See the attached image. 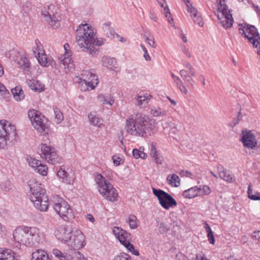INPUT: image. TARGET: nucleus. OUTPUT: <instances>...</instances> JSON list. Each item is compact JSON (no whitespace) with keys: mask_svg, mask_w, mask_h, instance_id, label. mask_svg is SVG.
Instances as JSON below:
<instances>
[{"mask_svg":"<svg viewBox=\"0 0 260 260\" xmlns=\"http://www.w3.org/2000/svg\"><path fill=\"white\" fill-rule=\"evenodd\" d=\"M76 39L80 49L91 55H97L99 47L105 43V40L98 38L95 29L87 23L81 24L77 27Z\"/></svg>","mask_w":260,"mask_h":260,"instance_id":"1","label":"nucleus"},{"mask_svg":"<svg viewBox=\"0 0 260 260\" xmlns=\"http://www.w3.org/2000/svg\"><path fill=\"white\" fill-rule=\"evenodd\" d=\"M44 238V233L39 228L20 225L13 231L10 244L13 247L20 249L24 246H37L43 242Z\"/></svg>","mask_w":260,"mask_h":260,"instance_id":"2","label":"nucleus"},{"mask_svg":"<svg viewBox=\"0 0 260 260\" xmlns=\"http://www.w3.org/2000/svg\"><path fill=\"white\" fill-rule=\"evenodd\" d=\"M156 123L153 119L140 114L132 115L125 121L124 129L133 137H144L156 130Z\"/></svg>","mask_w":260,"mask_h":260,"instance_id":"3","label":"nucleus"},{"mask_svg":"<svg viewBox=\"0 0 260 260\" xmlns=\"http://www.w3.org/2000/svg\"><path fill=\"white\" fill-rule=\"evenodd\" d=\"M30 201L35 207L40 211L46 212L49 207V199L41 183L36 178L32 177L28 181Z\"/></svg>","mask_w":260,"mask_h":260,"instance_id":"4","label":"nucleus"},{"mask_svg":"<svg viewBox=\"0 0 260 260\" xmlns=\"http://www.w3.org/2000/svg\"><path fill=\"white\" fill-rule=\"evenodd\" d=\"M28 116L33 127L40 135L46 136L50 133L49 122L40 112L34 109L29 110Z\"/></svg>","mask_w":260,"mask_h":260,"instance_id":"5","label":"nucleus"},{"mask_svg":"<svg viewBox=\"0 0 260 260\" xmlns=\"http://www.w3.org/2000/svg\"><path fill=\"white\" fill-rule=\"evenodd\" d=\"M96 188L102 197L108 201L114 202L118 196L117 190L101 174H98L95 178Z\"/></svg>","mask_w":260,"mask_h":260,"instance_id":"6","label":"nucleus"},{"mask_svg":"<svg viewBox=\"0 0 260 260\" xmlns=\"http://www.w3.org/2000/svg\"><path fill=\"white\" fill-rule=\"evenodd\" d=\"M17 135L14 125L5 120L0 121V149H4L8 142L15 140Z\"/></svg>","mask_w":260,"mask_h":260,"instance_id":"7","label":"nucleus"},{"mask_svg":"<svg viewBox=\"0 0 260 260\" xmlns=\"http://www.w3.org/2000/svg\"><path fill=\"white\" fill-rule=\"evenodd\" d=\"M81 76L79 86L83 91L93 90L99 84L98 75L90 71H83Z\"/></svg>","mask_w":260,"mask_h":260,"instance_id":"8","label":"nucleus"},{"mask_svg":"<svg viewBox=\"0 0 260 260\" xmlns=\"http://www.w3.org/2000/svg\"><path fill=\"white\" fill-rule=\"evenodd\" d=\"M53 208L59 216L65 221H70L74 215L70 205L63 199L59 198L54 203Z\"/></svg>","mask_w":260,"mask_h":260,"instance_id":"9","label":"nucleus"},{"mask_svg":"<svg viewBox=\"0 0 260 260\" xmlns=\"http://www.w3.org/2000/svg\"><path fill=\"white\" fill-rule=\"evenodd\" d=\"M112 233L119 241L132 253L135 255H139V252L135 249L134 246L130 243V234L121 228L114 226Z\"/></svg>","mask_w":260,"mask_h":260,"instance_id":"10","label":"nucleus"},{"mask_svg":"<svg viewBox=\"0 0 260 260\" xmlns=\"http://www.w3.org/2000/svg\"><path fill=\"white\" fill-rule=\"evenodd\" d=\"M153 194L157 197L159 204L166 210L177 206V202L169 193L160 189L152 188Z\"/></svg>","mask_w":260,"mask_h":260,"instance_id":"11","label":"nucleus"},{"mask_svg":"<svg viewBox=\"0 0 260 260\" xmlns=\"http://www.w3.org/2000/svg\"><path fill=\"white\" fill-rule=\"evenodd\" d=\"M215 14L224 28H228L233 25L234 20L232 15L224 3L219 5Z\"/></svg>","mask_w":260,"mask_h":260,"instance_id":"12","label":"nucleus"},{"mask_svg":"<svg viewBox=\"0 0 260 260\" xmlns=\"http://www.w3.org/2000/svg\"><path fill=\"white\" fill-rule=\"evenodd\" d=\"M32 51L41 66L48 67L53 62V58L51 56H48L45 53L42 45L38 41H35V45L32 48Z\"/></svg>","mask_w":260,"mask_h":260,"instance_id":"13","label":"nucleus"},{"mask_svg":"<svg viewBox=\"0 0 260 260\" xmlns=\"http://www.w3.org/2000/svg\"><path fill=\"white\" fill-rule=\"evenodd\" d=\"M74 230L67 245L73 249H80L86 245L85 236L79 229L74 227Z\"/></svg>","mask_w":260,"mask_h":260,"instance_id":"14","label":"nucleus"},{"mask_svg":"<svg viewBox=\"0 0 260 260\" xmlns=\"http://www.w3.org/2000/svg\"><path fill=\"white\" fill-rule=\"evenodd\" d=\"M41 156L46 161L52 165H56L60 162V157L56 152V149L47 144H42L40 145Z\"/></svg>","mask_w":260,"mask_h":260,"instance_id":"15","label":"nucleus"},{"mask_svg":"<svg viewBox=\"0 0 260 260\" xmlns=\"http://www.w3.org/2000/svg\"><path fill=\"white\" fill-rule=\"evenodd\" d=\"M74 227L69 225H60L54 231V235L56 239L62 244L67 245L74 230Z\"/></svg>","mask_w":260,"mask_h":260,"instance_id":"16","label":"nucleus"},{"mask_svg":"<svg viewBox=\"0 0 260 260\" xmlns=\"http://www.w3.org/2000/svg\"><path fill=\"white\" fill-rule=\"evenodd\" d=\"M240 141L244 147L250 149H254L257 144L255 133L247 129L242 131Z\"/></svg>","mask_w":260,"mask_h":260,"instance_id":"17","label":"nucleus"},{"mask_svg":"<svg viewBox=\"0 0 260 260\" xmlns=\"http://www.w3.org/2000/svg\"><path fill=\"white\" fill-rule=\"evenodd\" d=\"M184 1L187 8V12L189 13L190 17L194 23L200 27H203L204 21L200 13L198 12L196 8L193 7L189 0H184Z\"/></svg>","mask_w":260,"mask_h":260,"instance_id":"18","label":"nucleus"},{"mask_svg":"<svg viewBox=\"0 0 260 260\" xmlns=\"http://www.w3.org/2000/svg\"><path fill=\"white\" fill-rule=\"evenodd\" d=\"M57 176L67 184H73L75 180V175L70 168H60L57 173Z\"/></svg>","mask_w":260,"mask_h":260,"instance_id":"19","label":"nucleus"},{"mask_svg":"<svg viewBox=\"0 0 260 260\" xmlns=\"http://www.w3.org/2000/svg\"><path fill=\"white\" fill-rule=\"evenodd\" d=\"M63 47L65 53L59 57V59L62 64L64 68L68 69V71L70 72L74 68V64L71 58V52L70 50V46L68 44H65Z\"/></svg>","mask_w":260,"mask_h":260,"instance_id":"20","label":"nucleus"},{"mask_svg":"<svg viewBox=\"0 0 260 260\" xmlns=\"http://www.w3.org/2000/svg\"><path fill=\"white\" fill-rule=\"evenodd\" d=\"M102 65L108 70L118 72V67L116 59L114 58L108 56H103L101 60Z\"/></svg>","mask_w":260,"mask_h":260,"instance_id":"21","label":"nucleus"},{"mask_svg":"<svg viewBox=\"0 0 260 260\" xmlns=\"http://www.w3.org/2000/svg\"><path fill=\"white\" fill-rule=\"evenodd\" d=\"M18 67L25 73L29 72L30 69V62L25 54L18 56L16 60Z\"/></svg>","mask_w":260,"mask_h":260,"instance_id":"22","label":"nucleus"},{"mask_svg":"<svg viewBox=\"0 0 260 260\" xmlns=\"http://www.w3.org/2000/svg\"><path fill=\"white\" fill-rule=\"evenodd\" d=\"M217 170L219 176L221 179L229 183L234 182L235 181L234 176L231 174L230 172L222 166H218Z\"/></svg>","mask_w":260,"mask_h":260,"instance_id":"23","label":"nucleus"},{"mask_svg":"<svg viewBox=\"0 0 260 260\" xmlns=\"http://www.w3.org/2000/svg\"><path fill=\"white\" fill-rule=\"evenodd\" d=\"M256 28L253 26L247 23H242L239 24V31L241 35L245 38L246 36L252 34L253 35L255 33Z\"/></svg>","mask_w":260,"mask_h":260,"instance_id":"24","label":"nucleus"},{"mask_svg":"<svg viewBox=\"0 0 260 260\" xmlns=\"http://www.w3.org/2000/svg\"><path fill=\"white\" fill-rule=\"evenodd\" d=\"M18 256L12 250L0 248V260H18Z\"/></svg>","mask_w":260,"mask_h":260,"instance_id":"25","label":"nucleus"},{"mask_svg":"<svg viewBox=\"0 0 260 260\" xmlns=\"http://www.w3.org/2000/svg\"><path fill=\"white\" fill-rule=\"evenodd\" d=\"M29 87L36 92H42L45 90V85L41 81L32 79L27 81Z\"/></svg>","mask_w":260,"mask_h":260,"instance_id":"26","label":"nucleus"},{"mask_svg":"<svg viewBox=\"0 0 260 260\" xmlns=\"http://www.w3.org/2000/svg\"><path fill=\"white\" fill-rule=\"evenodd\" d=\"M150 155L153 158L155 162L157 164H161L162 162V157L157 150L156 145L152 143L150 146Z\"/></svg>","mask_w":260,"mask_h":260,"instance_id":"27","label":"nucleus"},{"mask_svg":"<svg viewBox=\"0 0 260 260\" xmlns=\"http://www.w3.org/2000/svg\"><path fill=\"white\" fill-rule=\"evenodd\" d=\"M31 260H52L47 252L42 249H37L32 253Z\"/></svg>","mask_w":260,"mask_h":260,"instance_id":"28","label":"nucleus"},{"mask_svg":"<svg viewBox=\"0 0 260 260\" xmlns=\"http://www.w3.org/2000/svg\"><path fill=\"white\" fill-rule=\"evenodd\" d=\"M11 93L14 99L17 102L23 100L25 98V94L21 86H16L11 89Z\"/></svg>","mask_w":260,"mask_h":260,"instance_id":"29","label":"nucleus"},{"mask_svg":"<svg viewBox=\"0 0 260 260\" xmlns=\"http://www.w3.org/2000/svg\"><path fill=\"white\" fill-rule=\"evenodd\" d=\"M88 118L90 123L94 126L101 127L103 123V119L98 117L94 113H90L88 115Z\"/></svg>","mask_w":260,"mask_h":260,"instance_id":"30","label":"nucleus"},{"mask_svg":"<svg viewBox=\"0 0 260 260\" xmlns=\"http://www.w3.org/2000/svg\"><path fill=\"white\" fill-rule=\"evenodd\" d=\"M244 39H247L248 42L251 43L254 47L257 48L259 44L260 37L256 28L255 33L253 35L252 34H250L248 36H246Z\"/></svg>","mask_w":260,"mask_h":260,"instance_id":"31","label":"nucleus"},{"mask_svg":"<svg viewBox=\"0 0 260 260\" xmlns=\"http://www.w3.org/2000/svg\"><path fill=\"white\" fill-rule=\"evenodd\" d=\"M182 195L184 198L186 199H192L199 196L198 187L194 186L184 190L183 192Z\"/></svg>","mask_w":260,"mask_h":260,"instance_id":"32","label":"nucleus"},{"mask_svg":"<svg viewBox=\"0 0 260 260\" xmlns=\"http://www.w3.org/2000/svg\"><path fill=\"white\" fill-rule=\"evenodd\" d=\"M247 194L248 197L250 200L253 201H260V192L255 190L252 188V184L251 182L248 183Z\"/></svg>","mask_w":260,"mask_h":260,"instance_id":"33","label":"nucleus"},{"mask_svg":"<svg viewBox=\"0 0 260 260\" xmlns=\"http://www.w3.org/2000/svg\"><path fill=\"white\" fill-rule=\"evenodd\" d=\"M99 100L104 105L112 106L114 102L113 98L110 94H100L98 96Z\"/></svg>","mask_w":260,"mask_h":260,"instance_id":"34","label":"nucleus"},{"mask_svg":"<svg viewBox=\"0 0 260 260\" xmlns=\"http://www.w3.org/2000/svg\"><path fill=\"white\" fill-rule=\"evenodd\" d=\"M126 222L131 229L134 230L139 226L140 221L136 216L130 215L126 219Z\"/></svg>","mask_w":260,"mask_h":260,"instance_id":"35","label":"nucleus"},{"mask_svg":"<svg viewBox=\"0 0 260 260\" xmlns=\"http://www.w3.org/2000/svg\"><path fill=\"white\" fill-rule=\"evenodd\" d=\"M167 179L169 184L172 186L178 187L180 184V179L176 174L169 175Z\"/></svg>","mask_w":260,"mask_h":260,"instance_id":"36","label":"nucleus"},{"mask_svg":"<svg viewBox=\"0 0 260 260\" xmlns=\"http://www.w3.org/2000/svg\"><path fill=\"white\" fill-rule=\"evenodd\" d=\"M151 98V95L147 93L139 95L136 98V103L138 105L146 104L148 103Z\"/></svg>","mask_w":260,"mask_h":260,"instance_id":"37","label":"nucleus"},{"mask_svg":"<svg viewBox=\"0 0 260 260\" xmlns=\"http://www.w3.org/2000/svg\"><path fill=\"white\" fill-rule=\"evenodd\" d=\"M173 81L175 85L183 94L186 95L187 94L188 90L182 81L179 77L176 78V79L174 80Z\"/></svg>","mask_w":260,"mask_h":260,"instance_id":"38","label":"nucleus"},{"mask_svg":"<svg viewBox=\"0 0 260 260\" xmlns=\"http://www.w3.org/2000/svg\"><path fill=\"white\" fill-rule=\"evenodd\" d=\"M150 113L154 117H164L167 115V112L165 110L157 107L152 108Z\"/></svg>","mask_w":260,"mask_h":260,"instance_id":"39","label":"nucleus"},{"mask_svg":"<svg viewBox=\"0 0 260 260\" xmlns=\"http://www.w3.org/2000/svg\"><path fill=\"white\" fill-rule=\"evenodd\" d=\"M144 148L143 146L140 147L139 149H134L133 150V155L136 159L141 158L145 159L147 157V154L144 152Z\"/></svg>","mask_w":260,"mask_h":260,"instance_id":"40","label":"nucleus"},{"mask_svg":"<svg viewBox=\"0 0 260 260\" xmlns=\"http://www.w3.org/2000/svg\"><path fill=\"white\" fill-rule=\"evenodd\" d=\"M170 229V226L168 222L163 221L158 224V231L161 234L167 233Z\"/></svg>","mask_w":260,"mask_h":260,"instance_id":"41","label":"nucleus"},{"mask_svg":"<svg viewBox=\"0 0 260 260\" xmlns=\"http://www.w3.org/2000/svg\"><path fill=\"white\" fill-rule=\"evenodd\" d=\"M35 171L40 175L46 176L47 175L48 169V167L42 162L40 164Z\"/></svg>","mask_w":260,"mask_h":260,"instance_id":"42","label":"nucleus"},{"mask_svg":"<svg viewBox=\"0 0 260 260\" xmlns=\"http://www.w3.org/2000/svg\"><path fill=\"white\" fill-rule=\"evenodd\" d=\"M52 252L56 257L58 258L60 260H71L69 259V256L66 253H62L58 249H54Z\"/></svg>","mask_w":260,"mask_h":260,"instance_id":"43","label":"nucleus"},{"mask_svg":"<svg viewBox=\"0 0 260 260\" xmlns=\"http://www.w3.org/2000/svg\"><path fill=\"white\" fill-rule=\"evenodd\" d=\"M112 159L114 165L116 167L122 164L124 160L123 156L120 154L114 155L112 157Z\"/></svg>","mask_w":260,"mask_h":260,"instance_id":"44","label":"nucleus"},{"mask_svg":"<svg viewBox=\"0 0 260 260\" xmlns=\"http://www.w3.org/2000/svg\"><path fill=\"white\" fill-rule=\"evenodd\" d=\"M54 113L55 115V122L57 124L60 123L63 120L62 113L56 108H54Z\"/></svg>","mask_w":260,"mask_h":260,"instance_id":"45","label":"nucleus"},{"mask_svg":"<svg viewBox=\"0 0 260 260\" xmlns=\"http://www.w3.org/2000/svg\"><path fill=\"white\" fill-rule=\"evenodd\" d=\"M27 162L30 167L34 169V170L41 164V161L35 158L29 157L27 158Z\"/></svg>","mask_w":260,"mask_h":260,"instance_id":"46","label":"nucleus"},{"mask_svg":"<svg viewBox=\"0 0 260 260\" xmlns=\"http://www.w3.org/2000/svg\"><path fill=\"white\" fill-rule=\"evenodd\" d=\"M199 196L208 195L211 193V190L207 185H202L198 187Z\"/></svg>","mask_w":260,"mask_h":260,"instance_id":"47","label":"nucleus"},{"mask_svg":"<svg viewBox=\"0 0 260 260\" xmlns=\"http://www.w3.org/2000/svg\"><path fill=\"white\" fill-rule=\"evenodd\" d=\"M53 6L52 5L49 6L47 8H44V10L42 11V14L44 17L45 21L50 20L51 17L52 16L51 14L48 10H50Z\"/></svg>","mask_w":260,"mask_h":260,"instance_id":"48","label":"nucleus"},{"mask_svg":"<svg viewBox=\"0 0 260 260\" xmlns=\"http://www.w3.org/2000/svg\"><path fill=\"white\" fill-rule=\"evenodd\" d=\"M163 13L165 15V17L168 19V22L170 24H172L173 23V19L171 17V14L168 6L165 7L163 10Z\"/></svg>","mask_w":260,"mask_h":260,"instance_id":"49","label":"nucleus"},{"mask_svg":"<svg viewBox=\"0 0 260 260\" xmlns=\"http://www.w3.org/2000/svg\"><path fill=\"white\" fill-rule=\"evenodd\" d=\"M145 41L149 44L151 47L153 48H155L156 47V45L155 42L154 41V39L153 37H145Z\"/></svg>","mask_w":260,"mask_h":260,"instance_id":"50","label":"nucleus"},{"mask_svg":"<svg viewBox=\"0 0 260 260\" xmlns=\"http://www.w3.org/2000/svg\"><path fill=\"white\" fill-rule=\"evenodd\" d=\"M113 260H132L131 257L126 253H121L116 256Z\"/></svg>","mask_w":260,"mask_h":260,"instance_id":"51","label":"nucleus"},{"mask_svg":"<svg viewBox=\"0 0 260 260\" xmlns=\"http://www.w3.org/2000/svg\"><path fill=\"white\" fill-rule=\"evenodd\" d=\"M140 46L141 48H142L143 51L144 52L143 57L144 58L145 60H146L147 61H150L151 59V58L150 56V55H149L146 48L145 47V46L143 44H141Z\"/></svg>","mask_w":260,"mask_h":260,"instance_id":"52","label":"nucleus"},{"mask_svg":"<svg viewBox=\"0 0 260 260\" xmlns=\"http://www.w3.org/2000/svg\"><path fill=\"white\" fill-rule=\"evenodd\" d=\"M49 24L54 28H57L59 26V23L58 20H56L52 16L51 17L50 20L46 21Z\"/></svg>","mask_w":260,"mask_h":260,"instance_id":"53","label":"nucleus"},{"mask_svg":"<svg viewBox=\"0 0 260 260\" xmlns=\"http://www.w3.org/2000/svg\"><path fill=\"white\" fill-rule=\"evenodd\" d=\"M11 186V182L9 181H5L2 182L1 184V188L2 189L7 191L10 189Z\"/></svg>","mask_w":260,"mask_h":260,"instance_id":"54","label":"nucleus"},{"mask_svg":"<svg viewBox=\"0 0 260 260\" xmlns=\"http://www.w3.org/2000/svg\"><path fill=\"white\" fill-rule=\"evenodd\" d=\"M102 28H103V29L104 30V31L107 35H108L109 32H110V33L111 32V23L110 22H108L104 23L103 24Z\"/></svg>","mask_w":260,"mask_h":260,"instance_id":"55","label":"nucleus"},{"mask_svg":"<svg viewBox=\"0 0 260 260\" xmlns=\"http://www.w3.org/2000/svg\"><path fill=\"white\" fill-rule=\"evenodd\" d=\"M207 233V237L210 243L213 244L215 242V239L213 236V232L211 230H209V231Z\"/></svg>","mask_w":260,"mask_h":260,"instance_id":"56","label":"nucleus"},{"mask_svg":"<svg viewBox=\"0 0 260 260\" xmlns=\"http://www.w3.org/2000/svg\"><path fill=\"white\" fill-rule=\"evenodd\" d=\"M182 51L184 54L188 58H190L192 56V54L188 48L185 46L182 47Z\"/></svg>","mask_w":260,"mask_h":260,"instance_id":"57","label":"nucleus"},{"mask_svg":"<svg viewBox=\"0 0 260 260\" xmlns=\"http://www.w3.org/2000/svg\"><path fill=\"white\" fill-rule=\"evenodd\" d=\"M170 126H171V129H170L171 132L173 134H175L179 131V129L178 128L177 125L175 123H172L171 125H170Z\"/></svg>","mask_w":260,"mask_h":260,"instance_id":"58","label":"nucleus"},{"mask_svg":"<svg viewBox=\"0 0 260 260\" xmlns=\"http://www.w3.org/2000/svg\"><path fill=\"white\" fill-rule=\"evenodd\" d=\"M252 237L254 240H257L260 243V231L253 232L252 235Z\"/></svg>","mask_w":260,"mask_h":260,"instance_id":"59","label":"nucleus"},{"mask_svg":"<svg viewBox=\"0 0 260 260\" xmlns=\"http://www.w3.org/2000/svg\"><path fill=\"white\" fill-rule=\"evenodd\" d=\"M192 260H208L206 258V257L204 256V255L202 253H199L197 254L194 258H193Z\"/></svg>","mask_w":260,"mask_h":260,"instance_id":"60","label":"nucleus"},{"mask_svg":"<svg viewBox=\"0 0 260 260\" xmlns=\"http://www.w3.org/2000/svg\"><path fill=\"white\" fill-rule=\"evenodd\" d=\"M175 260H187V258L181 253L176 255Z\"/></svg>","mask_w":260,"mask_h":260,"instance_id":"61","label":"nucleus"},{"mask_svg":"<svg viewBox=\"0 0 260 260\" xmlns=\"http://www.w3.org/2000/svg\"><path fill=\"white\" fill-rule=\"evenodd\" d=\"M187 70V72L192 76L195 77L196 76V73L194 69L192 66L188 68Z\"/></svg>","mask_w":260,"mask_h":260,"instance_id":"62","label":"nucleus"},{"mask_svg":"<svg viewBox=\"0 0 260 260\" xmlns=\"http://www.w3.org/2000/svg\"><path fill=\"white\" fill-rule=\"evenodd\" d=\"M179 74L182 78H184V79H186L187 77H188L187 71L184 70H180L179 72Z\"/></svg>","mask_w":260,"mask_h":260,"instance_id":"63","label":"nucleus"},{"mask_svg":"<svg viewBox=\"0 0 260 260\" xmlns=\"http://www.w3.org/2000/svg\"><path fill=\"white\" fill-rule=\"evenodd\" d=\"M186 82L189 83L191 87L194 88L195 81L192 78H189L186 80Z\"/></svg>","mask_w":260,"mask_h":260,"instance_id":"64","label":"nucleus"}]
</instances>
